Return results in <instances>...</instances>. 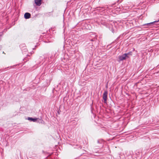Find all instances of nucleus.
<instances>
[{"label":"nucleus","mask_w":159,"mask_h":159,"mask_svg":"<svg viewBox=\"0 0 159 159\" xmlns=\"http://www.w3.org/2000/svg\"><path fill=\"white\" fill-rule=\"evenodd\" d=\"M158 21H154L153 22H151V23H147V24H145V25H152L153 24V23L155 22H157Z\"/></svg>","instance_id":"nucleus-6"},{"label":"nucleus","mask_w":159,"mask_h":159,"mask_svg":"<svg viewBox=\"0 0 159 159\" xmlns=\"http://www.w3.org/2000/svg\"><path fill=\"white\" fill-rule=\"evenodd\" d=\"M34 2L36 5L38 6H40L42 3L41 0H35Z\"/></svg>","instance_id":"nucleus-4"},{"label":"nucleus","mask_w":159,"mask_h":159,"mask_svg":"<svg viewBox=\"0 0 159 159\" xmlns=\"http://www.w3.org/2000/svg\"><path fill=\"white\" fill-rule=\"evenodd\" d=\"M28 119L31 121H33L34 122L36 121L38 119V118H33L31 117H28Z\"/></svg>","instance_id":"nucleus-5"},{"label":"nucleus","mask_w":159,"mask_h":159,"mask_svg":"<svg viewBox=\"0 0 159 159\" xmlns=\"http://www.w3.org/2000/svg\"><path fill=\"white\" fill-rule=\"evenodd\" d=\"M102 8V9H101V10L102 11L104 10V8H103V7H102V8Z\"/></svg>","instance_id":"nucleus-7"},{"label":"nucleus","mask_w":159,"mask_h":159,"mask_svg":"<svg viewBox=\"0 0 159 159\" xmlns=\"http://www.w3.org/2000/svg\"><path fill=\"white\" fill-rule=\"evenodd\" d=\"M31 15L28 12L25 13L24 14V18L25 19H28L30 17Z\"/></svg>","instance_id":"nucleus-3"},{"label":"nucleus","mask_w":159,"mask_h":159,"mask_svg":"<svg viewBox=\"0 0 159 159\" xmlns=\"http://www.w3.org/2000/svg\"><path fill=\"white\" fill-rule=\"evenodd\" d=\"M132 55V52H129L123 54L122 55L119 56L118 61L119 62L125 60V59L129 57L130 56Z\"/></svg>","instance_id":"nucleus-1"},{"label":"nucleus","mask_w":159,"mask_h":159,"mask_svg":"<svg viewBox=\"0 0 159 159\" xmlns=\"http://www.w3.org/2000/svg\"><path fill=\"white\" fill-rule=\"evenodd\" d=\"M107 91H105L103 94V102L107 103Z\"/></svg>","instance_id":"nucleus-2"}]
</instances>
